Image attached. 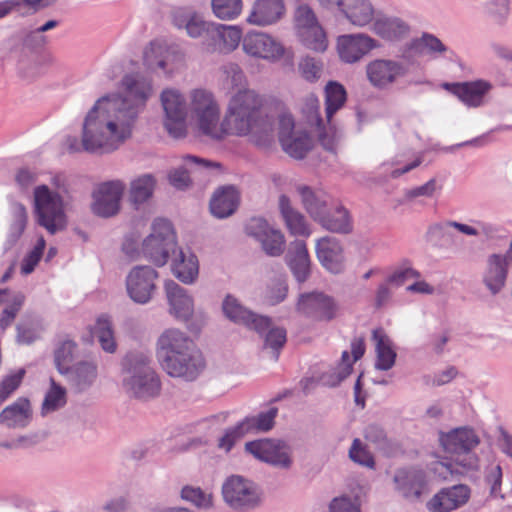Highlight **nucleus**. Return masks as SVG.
Instances as JSON below:
<instances>
[{
  "label": "nucleus",
  "mask_w": 512,
  "mask_h": 512,
  "mask_svg": "<svg viewBox=\"0 0 512 512\" xmlns=\"http://www.w3.org/2000/svg\"><path fill=\"white\" fill-rule=\"evenodd\" d=\"M63 375L75 392L81 393L94 383L97 377V366L90 361H80L64 370Z\"/></svg>",
  "instance_id": "a878e982"
},
{
  "label": "nucleus",
  "mask_w": 512,
  "mask_h": 512,
  "mask_svg": "<svg viewBox=\"0 0 512 512\" xmlns=\"http://www.w3.org/2000/svg\"><path fill=\"white\" fill-rule=\"evenodd\" d=\"M123 387L138 400L147 401L157 397L161 391V381L151 359L142 352H130L122 360Z\"/></svg>",
  "instance_id": "39448f33"
},
{
  "label": "nucleus",
  "mask_w": 512,
  "mask_h": 512,
  "mask_svg": "<svg viewBox=\"0 0 512 512\" xmlns=\"http://www.w3.org/2000/svg\"><path fill=\"white\" fill-rule=\"evenodd\" d=\"M66 389L50 378V388L46 392L41 407L42 415L54 412L66 404Z\"/></svg>",
  "instance_id": "09e8293b"
},
{
  "label": "nucleus",
  "mask_w": 512,
  "mask_h": 512,
  "mask_svg": "<svg viewBox=\"0 0 512 512\" xmlns=\"http://www.w3.org/2000/svg\"><path fill=\"white\" fill-rule=\"evenodd\" d=\"M168 51L160 43L151 42L148 47L145 48L143 53V62L146 68L150 71H156L157 69L163 70L168 73L167 70V58Z\"/></svg>",
  "instance_id": "49530a36"
},
{
  "label": "nucleus",
  "mask_w": 512,
  "mask_h": 512,
  "mask_svg": "<svg viewBox=\"0 0 512 512\" xmlns=\"http://www.w3.org/2000/svg\"><path fill=\"white\" fill-rule=\"evenodd\" d=\"M376 46L373 38L362 33L341 35L337 40L339 57L348 64L359 62Z\"/></svg>",
  "instance_id": "a211bd4d"
},
{
  "label": "nucleus",
  "mask_w": 512,
  "mask_h": 512,
  "mask_svg": "<svg viewBox=\"0 0 512 512\" xmlns=\"http://www.w3.org/2000/svg\"><path fill=\"white\" fill-rule=\"evenodd\" d=\"M259 335L264 339L263 348L271 349L272 358L278 360L280 350L287 340L286 330L282 327H272L269 319V328Z\"/></svg>",
  "instance_id": "8fccbe9b"
},
{
  "label": "nucleus",
  "mask_w": 512,
  "mask_h": 512,
  "mask_svg": "<svg viewBox=\"0 0 512 512\" xmlns=\"http://www.w3.org/2000/svg\"><path fill=\"white\" fill-rule=\"evenodd\" d=\"M93 334L98 339L105 352L114 353L116 351L117 345L114 339L112 324L108 316L102 315L97 319Z\"/></svg>",
  "instance_id": "de8ad7c7"
},
{
  "label": "nucleus",
  "mask_w": 512,
  "mask_h": 512,
  "mask_svg": "<svg viewBox=\"0 0 512 512\" xmlns=\"http://www.w3.org/2000/svg\"><path fill=\"white\" fill-rule=\"evenodd\" d=\"M444 450L449 453L467 452L479 444V438L470 428H457L441 437Z\"/></svg>",
  "instance_id": "c756f323"
},
{
  "label": "nucleus",
  "mask_w": 512,
  "mask_h": 512,
  "mask_svg": "<svg viewBox=\"0 0 512 512\" xmlns=\"http://www.w3.org/2000/svg\"><path fill=\"white\" fill-rule=\"evenodd\" d=\"M288 293V285L285 278L274 279L266 290L265 299L270 305H277L283 302Z\"/></svg>",
  "instance_id": "774afa93"
},
{
  "label": "nucleus",
  "mask_w": 512,
  "mask_h": 512,
  "mask_svg": "<svg viewBox=\"0 0 512 512\" xmlns=\"http://www.w3.org/2000/svg\"><path fill=\"white\" fill-rule=\"evenodd\" d=\"M507 273V260L504 256L492 254L488 257L487 267L482 276V282L491 295L495 296L499 294L504 288Z\"/></svg>",
  "instance_id": "393cba45"
},
{
  "label": "nucleus",
  "mask_w": 512,
  "mask_h": 512,
  "mask_svg": "<svg viewBox=\"0 0 512 512\" xmlns=\"http://www.w3.org/2000/svg\"><path fill=\"white\" fill-rule=\"evenodd\" d=\"M17 61V68L20 75L26 79L38 77L43 72L45 59L36 52L12 54Z\"/></svg>",
  "instance_id": "a19ab883"
},
{
  "label": "nucleus",
  "mask_w": 512,
  "mask_h": 512,
  "mask_svg": "<svg viewBox=\"0 0 512 512\" xmlns=\"http://www.w3.org/2000/svg\"><path fill=\"white\" fill-rule=\"evenodd\" d=\"M211 5L215 16L222 20H233L242 10V0H212Z\"/></svg>",
  "instance_id": "4d7b16f0"
},
{
  "label": "nucleus",
  "mask_w": 512,
  "mask_h": 512,
  "mask_svg": "<svg viewBox=\"0 0 512 512\" xmlns=\"http://www.w3.org/2000/svg\"><path fill=\"white\" fill-rule=\"evenodd\" d=\"M298 69L306 81L316 82L321 77L323 65L321 61L306 56L300 60Z\"/></svg>",
  "instance_id": "338daca9"
},
{
  "label": "nucleus",
  "mask_w": 512,
  "mask_h": 512,
  "mask_svg": "<svg viewBox=\"0 0 512 512\" xmlns=\"http://www.w3.org/2000/svg\"><path fill=\"white\" fill-rule=\"evenodd\" d=\"M76 347L77 345L74 341L65 340L55 349L54 363L60 374L70 367L69 364L74 359Z\"/></svg>",
  "instance_id": "052dcab7"
},
{
  "label": "nucleus",
  "mask_w": 512,
  "mask_h": 512,
  "mask_svg": "<svg viewBox=\"0 0 512 512\" xmlns=\"http://www.w3.org/2000/svg\"><path fill=\"white\" fill-rule=\"evenodd\" d=\"M5 298L7 301H4L3 303L6 304V307L0 315V327L2 330H5L12 324L25 301V296L21 292L12 294L8 292V295Z\"/></svg>",
  "instance_id": "603ef678"
},
{
  "label": "nucleus",
  "mask_w": 512,
  "mask_h": 512,
  "mask_svg": "<svg viewBox=\"0 0 512 512\" xmlns=\"http://www.w3.org/2000/svg\"><path fill=\"white\" fill-rule=\"evenodd\" d=\"M470 488L464 484L443 488L428 502L431 512H451L468 502Z\"/></svg>",
  "instance_id": "aec40b11"
},
{
  "label": "nucleus",
  "mask_w": 512,
  "mask_h": 512,
  "mask_svg": "<svg viewBox=\"0 0 512 512\" xmlns=\"http://www.w3.org/2000/svg\"><path fill=\"white\" fill-rule=\"evenodd\" d=\"M158 272L147 265L133 267L126 277L128 296L137 304H147L156 291Z\"/></svg>",
  "instance_id": "f8f14e48"
},
{
  "label": "nucleus",
  "mask_w": 512,
  "mask_h": 512,
  "mask_svg": "<svg viewBox=\"0 0 512 512\" xmlns=\"http://www.w3.org/2000/svg\"><path fill=\"white\" fill-rule=\"evenodd\" d=\"M452 93L456 95L462 102L469 106H479L482 103L484 95L491 88L490 83L478 80L474 82H463L455 84H446Z\"/></svg>",
  "instance_id": "2f4dec72"
},
{
  "label": "nucleus",
  "mask_w": 512,
  "mask_h": 512,
  "mask_svg": "<svg viewBox=\"0 0 512 512\" xmlns=\"http://www.w3.org/2000/svg\"><path fill=\"white\" fill-rule=\"evenodd\" d=\"M94 104L88 111L82 125L81 141L76 136H68L65 146L70 153L85 151L91 154H108L116 151L129 139V124L110 114L113 107L100 109Z\"/></svg>",
  "instance_id": "f03ea898"
},
{
  "label": "nucleus",
  "mask_w": 512,
  "mask_h": 512,
  "mask_svg": "<svg viewBox=\"0 0 512 512\" xmlns=\"http://www.w3.org/2000/svg\"><path fill=\"white\" fill-rule=\"evenodd\" d=\"M27 211L23 204L16 203L12 208V221L9 226L5 250L12 248L22 236L27 225Z\"/></svg>",
  "instance_id": "37998d69"
},
{
  "label": "nucleus",
  "mask_w": 512,
  "mask_h": 512,
  "mask_svg": "<svg viewBox=\"0 0 512 512\" xmlns=\"http://www.w3.org/2000/svg\"><path fill=\"white\" fill-rule=\"evenodd\" d=\"M177 249L176 234L172 223L166 219H155L151 233L143 240V255L156 266H164Z\"/></svg>",
  "instance_id": "0eeeda50"
},
{
  "label": "nucleus",
  "mask_w": 512,
  "mask_h": 512,
  "mask_svg": "<svg viewBox=\"0 0 512 512\" xmlns=\"http://www.w3.org/2000/svg\"><path fill=\"white\" fill-rule=\"evenodd\" d=\"M285 259L296 281L298 283L307 281L311 274V262L303 240H295L290 243Z\"/></svg>",
  "instance_id": "4be33fe9"
},
{
  "label": "nucleus",
  "mask_w": 512,
  "mask_h": 512,
  "mask_svg": "<svg viewBox=\"0 0 512 512\" xmlns=\"http://www.w3.org/2000/svg\"><path fill=\"white\" fill-rule=\"evenodd\" d=\"M242 47L246 54L276 62L283 59L284 65L294 66V52L291 48L284 47L280 42L263 32H248L243 40Z\"/></svg>",
  "instance_id": "6e6552de"
},
{
  "label": "nucleus",
  "mask_w": 512,
  "mask_h": 512,
  "mask_svg": "<svg viewBox=\"0 0 512 512\" xmlns=\"http://www.w3.org/2000/svg\"><path fill=\"white\" fill-rule=\"evenodd\" d=\"M302 43L308 48L316 52H324L327 48L326 34L321 25L302 32L298 35Z\"/></svg>",
  "instance_id": "680f3d73"
},
{
  "label": "nucleus",
  "mask_w": 512,
  "mask_h": 512,
  "mask_svg": "<svg viewBox=\"0 0 512 512\" xmlns=\"http://www.w3.org/2000/svg\"><path fill=\"white\" fill-rule=\"evenodd\" d=\"M317 2L322 9L345 18L354 26H366L374 17V8L370 0H317Z\"/></svg>",
  "instance_id": "9b49d317"
},
{
  "label": "nucleus",
  "mask_w": 512,
  "mask_h": 512,
  "mask_svg": "<svg viewBox=\"0 0 512 512\" xmlns=\"http://www.w3.org/2000/svg\"><path fill=\"white\" fill-rule=\"evenodd\" d=\"M320 103L315 95H309L306 97L302 112L306 117L308 124L311 127H315V132L318 135L319 141L326 149H330V141L327 139L325 132L324 120L321 118L319 113Z\"/></svg>",
  "instance_id": "58836bf2"
},
{
  "label": "nucleus",
  "mask_w": 512,
  "mask_h": 512,
  "mask_svg": "<svg viewBox=\"0 0 512 512\" xmlns=\"http://www.w3.org/2000/svg\"><path fill=\"white\" fill-rule=\"evenodd\" d=\"M274 119L263 115L261 110L249 131L251 142L260 149H270L275 142Z\"/></svg>",
  "instance_id": "473e14b6"
},
{
  "label": "nucleus",
  "mask_w": 512,
  "mask_h": 512,
  "mask_svg": "<svg viewBox=\"0 0 512 512\" xmlns=\"http://www.w3.org/2000/svg\"><path fill=\"white\" fill-rule=\"evenodd\" d=\"M294 21L298 35L320 25L315 12L307 4L299 5L296 8Z\"/></svg>",
  "instance_id": "5fc2aeb1"
},
{
  "label": "nucleus",
  "mask_w": 512,
  "mask_h": 512,
  "mask_svg": "<svg viewBox=\"0 0 512 512\" xmlns=\"http://www.w3.org/2000/svg\"><path fill=\"white\" fill-rule=\"evenodd\" d=\"M246 434H249V432L243 421H240L224 431V434L218 439L217 447L228 453Z\"/></svg>",
  "instance_id": "6e6d98bb"
},
{
  "label": "nucleus",
  "mask_w": 512,
  "mask_h": 512,
  "mask_svg": "<svg viewBox=\"0 0 512 512\" xmlns=\"http://www.w3.org/2000/svg\"><path fill=\"white\" fill-rule=\"evenodd\" d=\"M156 187V179L152 174H143L130 182L129 201L138 209L153 196Z\"/></svg>",
  "instance_id": "c9c22d12"
},
{
  "label": "nucleus",
  "mask_w": 512,
  "mask_h": 512,
  "mask_svg": "<svg viewBox=\"0 0 512 512\" xmlns=\"http://www.w3.org/2000/svg\"><path fill=\"white\" fill-rule=\"evenodd\" d=\"M225 502L234 510L247 511L261 504V493L252 481L231 476L222 486Z\"/></svg>",
  "instance_id": "9d476101"
},
{
  "label": "nucleus",
  "mask_w": 512,
  "mask_h": 512,
  "mask_svg": "<svg viewBox=\"0 0 512 512\" xmlns=\"http://www.w3.org/2000/svg\"><path fill=\"white\" fill-rule=\"evenodd\" d=\"M297 191L301 196V201L306 211L314 221L320 223L331 207L327 197L323 194L315 193L310 187L305 185L299 186Z\"/></svg>",
  "instance_id": "72a5a7b5"
},
{
  "label": "nucleus",
  "mask_w": 512,
  "mask_h": 512,
  "mask_svg": "<svg viewBox=\"0 0 512 512\" xmlns=\"http://www.w3.org/2000/svg\"><path fill=\"white\" fill-rule=\"evenodd\" d=\"M239 204V194L234 186L219 187L210 199V211L213 216L223 219L231 216Z\"/></svg>",
  "instance_id": "cd10ccee"
},
{
  "label": "nucleus",
  "mask_w": 512,
  "mask_h": 512,
  "mask_svg": "<svg viewBox=\"0 0 512 512\" xmlns=\"http://www.w3.org/2000/svg\"><path fill=\"white\" fill-rule=\"evenodd\" d=\"M373 31L380 37L393 40L408 32V26L399 18L378 17L373 24Z\"/></svg>",
  "instance_id": "c03bdc74"
},
{
  "label": "nucleus",
  "mask_w": 512,
  "mask_h": 512,
  "mask_svg": "<svg viewBox=\"0 0 512 512\" xmlns=\"http://www.w3.org/2000/svg\"><path fill=\"white\" fill-rule=\"evenodd\" d=\"M122 85L126 96H103L95 104H100V109L114 108L113 114L120 120H127L129 124V138L132 136L134 124L140 109L143 108L152 92L151 80L139 74H127L122 79Z\"/></svg>",
  "instance_id": "20e7f679"
},
{
  "label": "nucleus",
  "mask_w": 512,
  "mask_h": 512,
  "mask_svg": "<svg viewBox=\"0 0 512 512\" xmlns=\"http://www.w3.org/2000/svg\"><path fill=\"white\" fill-rule=\"evenodd\" d=\"M165 292L170 313L177 319L189 320L194 313V302L187 290L176 282L169 280L165 283Z\"/></svg>",
  "instance_id": "412c9836"
},
{
  "label": "nucleus",
  "mask_w": 512,
  "mask_h": 512,
  "mask_svg": "<svg viewBox=\"0 0 512 512\" xmlns=\"http://www.w3.org/2000/svg\"><path fill=\"white\" fill-rule=\"evenodd\" d=\"M35 215L37 223L54 235L63 231L67 226L63 199L57 192H52L46 185L35 188Z\"/></svg>",
  "instance_id": "423d86ee"
},
{
  "label": "nucleus",
  "mask_w": 512,
  "mask_h": 512,
  "mask_svg": "<svg viewBox=\"0 0 512 512\" xmlns=\"http://www.w3.org/2000/svg\"><path fill=\"white\" fill-rule=\"evenodd\" d=\"M372 336L376 342L375 368L380 371H387L395 364L396 352L392 348L390 339L382 330H373Z\"/></svg>",
  "instance_id": "4c0bfd02"
},
{
  "label": "nucleus",
  "mask_w": 512,
  "mask_h": 512,
  "mask_svg": "<svg viewBox=\"0 0 512 512\" xmlns=\"http://www.w3.org/2000/svg\"><path fill=\"white\" fill-rule=\"evenodd\" d=\"M452 462L446 466L453 473H464L478 468V457L472 450L467 452L452 453Z\"/></svg>",
  "instance_id": "864d4df0"
},
{
  "label": "nucleus",
  "mask_w": 512,
  "mask_h": 512,
  "mask_svg": "<svg viewBox=\"0 0 512 512\" xmlns=\"http://www.w3.org/2000/svg\"><path fill=\"white\" fill-rule=\"evenodd\" d=\"M284 13L283 0H256L247 21L257 26H268L278 22Z\"/></svg>",
  "instance_id": "5701e85b"
},
{
  "label": "nucleus",
  "mask_w": 512,
  "mask_h": 512,
  "mask_svg": "<svg viewBox=\"0 0 512 512\" xmlns=\"http://www.w3.org/2000/svg\"><path fill=\"white\" fill-rule=\"evenodd\" d=\"M394 482L397 491L406 499L415 500L420 497L425 485V474L422 470L409 468L395 472Z\"/></svg>",
  "instance_id": "b1692460"
},
{
  "label": "nucleus",
  "mask_w": 512,
  "mask_h": 512,
  "mask_svg": "<svg viewBox=\"0 0 512 512\" xmlns=\"http://www.w3.org/2000/svg\"><path fill=\"white\" fill-rule=\"evenodd\" d=\"M183 500L191 502L198 508L208 509L212 506V495L199 487L185 486L181 490Z\"/></svg>",
  "instance_id": "e2e57ef3"
},
{
  "label": "nucleus",
  "mask_w": 512,
  "mask_h": 512,
  "mask_svg": "<svg viewBox=\"0 0 512 512\" xmlns=\"http://www.w3.org/2000/svg\"><path fill=\"white\" fill-rule=\"evenodd\" d=\"M9 41L14 45L11 50L12 54L35 52L38 49L44 48L49 42L48 37L37 28L23 29L16 37L11 38Z\"/></svg>",
  "instance_id": "f704fd0d"
},
{
  "label": "nucleus",
  "mask_w": 512,
  "mask_h": 512,
  "mask_svg": "<svg viewBox=\"0 0 512 512\" xmlns=\"http://www.w3.org/2000/svg\"><path fill=\"white\" fill-rule=\"evenodd\" d=\"M349 458L356 464L374 469L375 461L373 455L368 451L362 441L355 438L349 449Z\"/></svg>",
  "instance_id": "0e129e2a"
},
{
  "label": "nucleus",
  "mask_w": 512,
  "mask_h": 512,
  "mask_svg": "<svg viewBox=\"0 0 512 512\" xmlns=\"http://www.w3.org/2000/svg\"><path fill=\"white\" fill-rule=\"evenodd\" d=\"M452 220L434 223L427 230V238L440 245H448L453 242L454 233L452 232Z\"/></svg>",
  "instance_id": "bf43d9fd"
},
{
  "label": "nucleus",
  "mask_w": 512,
  "mask_h": 512,
  "mask_svg": "<svg viewBox=\"0 0 512 512\" xmlns=\"http://www.w3.org/2000/svg\"><path fill=\"white\" fill-rule=\"evenodd\" d=\"M220 71L224 88L234 89L244 85L245 75L238 64L232 62L224 64Z\"/></svg>",
  "instance_id": "13d9d810"
},
{
  "label": "nucleus",
  "mask_w": 512,
  "mask_h": 512,
  "mask_svg": "<svg viewBox=\"0 0 512 512\" xmlns=\"http://www.w3.org/2000/svg\"><path fill=\"white\" fill-rule=\"evenodd\" d=\"M279 210L291 235L308 237L311 234L309 225L298 210L292 207L290 199L285 194L279 196Z\"/></svg>",
  "instance_id": "7c9ffc66"
},
{
  "label": "nucleus",
  "mask_w": 512,
  "mask_h": 512,
  "mask_svg": "<svg viewBox=\"0 0 512 512\" xmlns=\"http://www.w3.org/2000/svg\"><path fill=\"white\" fill-rule=\"evenodd\" d=\"M56 0H5L0 2V19L6 17L11 12H16L21 16L34 14L50 5Z\"/></svg>",
  "instance_id": "e433bc0d"
},
{
  "label": "nucleus",
  "mask_w": 512,
  "mask_h": 512,
  "mask_svg": "<svg viewBox=\"0 0 512 512\" xmlns=\"http://www.w3.org/2000/svg\"><path fill=\"white\" fill-rule=\"evenodd\" d=\"M285 153L295 159H303L312 148V139L306 132H297L280 142Z\"/></svg>",
  "instance_id": "79ce46f5"
},
{
  "label": "nucleus",
  "mask_w": 512,
  "mask_h": 512,
  "mask_svg": "<svg viewBox=\"0 0 512 512\" xmlns=\"http://www.w3.org/2000/svg\"><path fill=\"white\" fill-rule=\"evenodd\" d=\"M346 101V91L343 85L330 81L325 87L326 120L330 123L332 116Z\"/></svg>",
  "instance_id": "a18cd8bd"
},
{
  "label": "nucleus",
  "mask_w": 512,
  "mask_h": 512,
  "mask_svg": "<svg viewBox=\"0 0 512 512\" xmlns=\"http://www.w3.org/2000/svg\"><path fill=\"white\" fill-rule=\"evenodd\" d=\"M324 229L347 234L352 231V223L347 209L341 205L330 207V210L319 223Z\"/></svg>",
  "instance_id": "ea45409f"
},
{
  "label": "nucleus",
  "mask_w": 512,
  "mask_h": 512,
  "mask_svg": "<svg viewBox=\"0 0 512 512\" xmlns=\"http://www.w3.org/2000/svg\"><path fill=\"white\" fill-rule=\"evenodd\" d=\"M164 110V127L175 139L187 135V104L184 96L176 89H164L160 95Z\"/></svg>",
  "instance_id": "1a4fd4ad"
},
{
  "label": "nucleus",
  "mask_w": 512,
  "mask_h": 512,
  "mask_svg": "<svg viewBox=\"0 0 512 512\" xmlns=\"http://www.w3.org/2000/svg\"><path fill=\"white\" fill-rule=\"evenodd\" d=\"M277 413L278 409L276 407H272L256 416L245 417L242 421L249 433L267 432L273 428Z\"/></svg>",
  "instance_id": "3c124183"
},
{
  "label": "nucleus",
  "mask_w": 512,
  "mask_h": 512,
  "mask_svg": "<svg viewBox=\"0 0 512 512\" xmlns=\"http://www.w3.org/2000/svg\"><path fill=\"white\" fill-rule=\"evenodd\" d=\"M224 315L234 323L243 324L262 334L269 328V317L257 315L244 307L238 299L227 295L222 303Z\"/></svg>",
  "instance_id": "f3484780"
},
{
  "label": "nucleus",
  "mask_w": 512,
  "mask_h": 512,
  "mask_svg": "<svg viewBox=\"0 0 512 512\" xmlns=\"http://www.w3.org/2000/svg\"><path fill=\"white\" fill-rule=\"evenodd\" d=\"M245 451L254 458L281 469H289L292 458L287 445L280 440L259 439L245 443Z\"/></svg>",
  "instance_id": "ddd939ff"
},
{
  "label": "nucleus",
  "mask_w": 512,
  "mask_h": 512,
  "mask_svg": "<svg viewBox=\"0 0 512 512\" xmlns=\"http://www.w3.org/2000/svg\"><path fill=\"white\" fill-rule=\"evenodd\" d=\"M261 106L262 100L254 91H239L231 98L220 123V109L213 95L204 89L191 93V112L197 128L201 134L213 140H222L227 135H248Z\"/></svg>",
  "instance_id": "f257e3e1"
},
{
  "label": "nucleus",
  "mask_w": 512,
  "mask_h": 512,
  "mask_svg": "<svg viewBox=\"0 0 512 512\" xmlns=\"http://www.w3.org/2000/svg\"><path fill=\"white\" fill-rule=\"evenodd\" d=\"M335 300L323 292H308L299 295L296 310L305 317L318 321H330L336 316Z\"/></svg>",
  "instance_id": "2eb2a0df"
},
{
  "label": "nucleus",
  "mask_w": 512,
  "mask_h": 512,
  "mask_svg": "<svg viewBox=\"0 0 512 512\" xmlns=\"http://www.w3.org/2000/svg\"><path fill=\"white\" fill-rule=\"evenodd\" d=\"M124 190L125 184L121 180H112L99 185L93 194V213L103 218L116 215L120 210Z\"/></svg>",
  "instance_id": "dca6fc26"
},
{
  "label": "nucleus",
  "mask_w": 512,
  "mask_h": 512,
  "mask_svg": "<svg viewBox=\"0 0 512 512\" xmlns=\"http://www.w3.org/2000/svg\"><path fill=\"white\" fill-rule=\"evenodd\" d=\"M260 243L267 255L276 257L283 253L285 239L284 235L279 230L272 229L268 231L267 236L264 237Z\"/></svg>",
  "instance_id": "69168bd1"
},
{
  "label": "nucleus",
  "mask_w": 512,
  "mask_h": 512,
  "mask_svg": "<svg viewBox=\"0 0 512 512\" xmlns=\"http://www.w3.org/2000/svg\"><path fill=\"white\" fill-rule=\"evenodd\" d=\"M156 357L167 375L187 382L196 380L206 367L205 358L194 341L176 328L166 329L159 336Z\"/></svg>",
  "instance_id": "7ed1b4c3"
},
{
  "label": "nucleus",
  "mask_w": 512,
  "mask_h": 512,
  "mask_svg": "<svg viewBox=\"0 0 512 512\" xmlns=\"http://www.w3.org/2000/svg\"><path fill=\"white\" fill-rule=\"evenodd\" d=\"M32 418L31 405L28 399L18 398L0 412V424L10 429L25 428Z\"/></svg>",
  "instance_id": "c85d7f7f"
},
{
  "label": "nucleus",
  "mask_w": 512,
  "mask_h": 512,
  "mask_svg": "<svg viewBox=\"0 0 512 512\" xmlns=\"http://www.w3.org/2000/svg\"><path fill=\"white\" fill-rule=\"evenodd\" d=\"M316 256L321 265L333 274L344 271L345 257L341 242L333 236H325L316 242Z\"/></svg>",
  "instance_id": "6ab92c4d"
},
{
  "label": "nucleus",
  "mask_w": 512,
  "mask_h": 512,
  "mask_svg": "<svg viewBox=\"0 0 512 512\" xmlns=\"http://www.w3.org/2000/svg\"><path fill=\"white\" fill-rule=\"evenodd\" d=\"M408 73V67L391 59H375L366 66V76L369 83L377 89L386 90Z\"/></svg>",
  "instance_id": "4468645a"
},
{
  "label": "nucleus",
  "mask_w": 512,
  "mask_h": 512,
  "mask_svg": "<svg viewBox=\"0 0 512 512\" xmlns=\"http://www.w3.org/2000/svg\"><path fill=\"white\" fill-rule=\"evenodd\" d=\"M171 270L173 275L184 284H192L199 274L197 256L190 250L176 249L172 254Z\"/></svg>",
  "instance_id": "bb28decb"
}]
</instances>
